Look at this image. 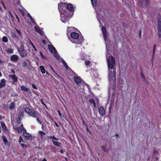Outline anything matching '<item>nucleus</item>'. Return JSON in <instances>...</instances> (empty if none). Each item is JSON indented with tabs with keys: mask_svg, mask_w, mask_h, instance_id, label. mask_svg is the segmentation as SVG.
I'll return each instance as SVG.
<instances>
[{
	"mask_svg": "<svg viewBox=\"0 0 161 161\" xmlns=\"http://www.w3.org/2000/svg\"><path fill=\"white\" fill-rule=\"evenodd\" d=\"M156 47V44H155L153 46V53L152 54V59L151 61L152 62H153V60L154 59V56L155 55V48Z\"/></svg>",
	"mask_w": 161,
	"mask_h": 161,
	"instance_id": "obj_21",
	"label": "nucleus"
},
{
	"mask_svg": "<svg viewBox=\"0 0 161 161\" xmlns=\"http://www.w3.org/2000/svg\"><path fill=\"white\" fill-rule=\"evenodd\" d=\"M9 14H10V16L11 17L13 18V15L12 14V13H11V12L10 11H9Z\"/></svg>",
	"mask_w": 161,
	"mask_h": 161,
	"instance_id": "obj_57",
	"label": "nucleus"
},
{
	"mask_svg": "<svg viewBox=\"0 0 161 161\" xmlns=\"http://www.w3.org/2000/svg\"><path fill=\"white\" fill-rule=\"evenodd\" d=\"M32 87L33 88H34L35 89H37V86L34 84H32Z\"/></svg>",
	"mask_w": 161,
	"mask_h": 161,
	"instance_id": "obj_47",
	"label": "nucleus"
},
{
	"mask_svg": "<svg viewBox=\"0 0 161 161\" xmlns=\"http://www.w3.org/2000/svg\"><path fill=\"white\" fill-rule=\"evenodd\" d=\"M19 11L20 13L21 14L22 16H24L25 15V13L24 12V11L23 10L21 9H19Z\"/></svg>",
	"mask_w": 161,
	"mask_h": 161,
	"instance_id": "obj_37",
	"label": "nucleus"
},
{
	"mask_svg": "<svg viewBox=\"0 0 161 161\" xmlns=\"http://www.w3.org/2000/svg\"><path fill=\"white\" fill-rule=\"evenodd\" d=\"M40 54L41 57H43V58H45V57L43 55L42 53L41 52H40Z\"/></svg>",
	"mask_w": 161,
	"mask_h": 161,
	"instance_id": "obj_55",
	"label": "nucleus"
},
{
	"mask_svg": "<svg viewBox=\"0 0 161 161\" xmlns=\"http://www.w3.org/2000/svg\"><path fill=\"white\" fill-rule=\"evenodd\" d=\"M17 48L21 57H25L27 56V53L24 49V46L23 44H21L20 47H17Z\"/></svg>",
	"mask_w": 161,
	"mask_h": 161,
	"instance_id": "obj_4",
	"label": "nucleus"
},
{
	"mask_svg": "<svg viewBox=\"0 0 161 161\" xmlns=\"http://www.w3.org/2000/svg\"><path fill=\"white\" fill-rule=\"evenodd\" d=\"M1 3L2 5L5 9H6V8L5 5V3L3 1H2V0L1 1Z\"/></svg>",
	"mask_w": 161,
	"mask_h": 161,
	"instance_id": "obj_41",
	"label": "nucleus"
},
{
	"mask_svg": "<svg viewBox=\"0 0 161 161\" xmlns=\"http://www.w3.org/2000/svg\"><path fill=\"white\" fill-rule=\"evenodd\" d=\"M141 78L143 79V81H145L146 78H145V77L142 72L141 73Z\"/></svg>",
	"mask_w": 161,
	"mask_h": 161,
	"instance_id": "obj_39",
	"label": "nucleus"
},
{
	"mask_svg": "<svg viewBox=\"0 0 161 161\" xmlns=\"http://www.w3.org/2000/svg\"><path fill=\"white\" fill-rule=\"evenodd\" d=\"M22 119L21 118H18L16 119L17 122L18 124H21L22 123L21 120Z\"/></svg>",
	"mask_w": 161,
	"mask_h": 161,
	"instance_id": "obj_35",
	"label": "nucleus"
},
{
	"mask_svg": "<svg viewBox=\"0 0 161 161\" xmlns=\"http://www.w3.org/2000/svg\"><path fill=\"white\" fill-rule=\"evenodd\" d=\"M71 36L72 38L70 40L71 41L75 44H81L84 41L83 38H79V35L75 32H72L71 34Z\"/></svg>",
	"mask_w": 161,
	"mask_h": 161,
	"instance_id": "obj_2",
	"label": "nucleus"
},
{
	"mask_svg": "<svg viewBox=\"0 0 161 161\" xmlns=\"http://www.w3.org/2000/svg\"><path fill=\"white\" fill-rule=\"evenodd\" d=\"M14 129L15 131H17L19 133H21L22 131H26V130L24 127L22 123H21V125L20 127H17L16 126H13Z\"/></svg>",
	"mask_w": 161,
	"mask_h": 161,
	"instance_id": "obj_6",
	"label": "nucleus"
},
{
	"mask_svg": "<svg viewBox=\"0 0 161 161\" xmlns=\"http://www.w3.org/2000/svg\"><path fill=\"white\" fill-rule=\"evenodd\" d=\"M42 43L43 44H46V41L45 40H42Z\"/></svg>",
	"mask_w": 161,
	"mask_h": 161,
	"instance_id": "obj_52",
	"label": "nucleus"
},
{
	"mask_svg": "<svg viewBox=\"0 0 161 161\" xmlns=\"http://www.w3.org/2000/svg\"><path fill=\"white\" fill-rule=\"evenodd\" d=\"M55 125H56V126L57 127H59V125H58V124L56 122V121H55Z\"/></svg>",
	"mask_w": 161,
	"mask_h": 161,
	"instance_id": "obj_58",
	"label": "nucleus"
},
{
	"mask_svg": "<svg viewBox=\"0 0 161 161\" xmlns=\"http://www.w3.org/2000/svg\"><path fill=\"white\" fill-rule=\"evenodd\" d=\"M27 16L29 18H30V17H31V15L29 13H28L27 14Z\"/></svg>",
	"mask_w": 161,
	"mask_h": 161,
	"instance_id": "obj_56",
	"label": "nucleus"
},
{
	"mask_svg": "<svg viewBox=\"0 0 161 161\" xmlns=\"http://www.w3.org/2000/svg\"><path fill=\"white\" fill-rule=\"evenodd\" d=\"M11 37L13 38H18V35L14 32H12L11 33Z\"/></svg>",
	"mask_w": 161,
	"mask_h": 161,
	"instance_id": "obj_28",
	"label": "nucleus"
},
{
	"mask_svg": "<svg viewBox=\"0 0 161 161\" xmlns=\"http://www.w3.org/2000/svg\"><path fill=\"white\" fill-rule=\"evenodd\" d=\"M31 44L32 46V47H33V48H34V50L36 51V47H35V45H34L31 42Z\"/></svg>",
	"mask_w": 161,
	"mask_h": 161,
	"instance_id": "obj_53",
	"label": "nucleus"
},
{
	"mask_svg": "<svg viewBox=\"0 0 161 161\" xmlns=\"http://www.w3.org/2000/svg\"><path fill=\"white\" fill-rule=\"evenodd\" d=\"M7 52L9 53H13V50L12 49L9 48L7 50Z\"/></svg>",
	"mask_w": 161,
	"mask_h": 161,
	"instance_id": "obj_36",
	"label": "nucleus"
},
{
	"mask_svg": "<svg viewBox=\"0 0 161 161\" xmlns=\"http://www.w3.org/2000/svg\"><path fill=\"white\" fill-rule=\"evenodd\" d=\"M2 139L3 142L5 144H6L7 143H8V141L6 138L5 136L3 135L2 136Z\"/></svg>",
	"mask_w": 161,
	"mask_h": 161,
	"instance_id": "obj_30",
	"label": "nucleus"
},
{
	"mask_svg": "<svg viewBox=\"0 0 161 161\" xmlns=\"http://www.w3.org/2000/svg\"><path fill=\"white\" fill-rule=\"evenodd\" d=\"M42 161H47L46 159L45 158H44L42 160Z\"/></svg>",
	"mask_w": 161,
	"mask_h": 161,
	"instance_id": "obj_64",
	"label": "nucleus"
},
{
	"mask_svg": "<svg viewBox=\"0 0 161 161\" xmlns=\"http://www.w3.org/2000/svg\"><path fill=\"white\" fill-rule=\"evenodd\" d=\"M16 31L17 33L18 34L19 36H22V33L19 30H18L17 28H15Z\"/></svg>",
	"mask_w": 161,
	"mask_h": 161,
	"instance_id": "obj_38",
	"label": "nucleus"
},
{
	"mask_svg": "<svg viewBox=\"0 0 161 161\" xmlns=\"http://www.w3.org/2000/svg\"><path fill=\"white\" fill-rule=\"evenodd\" d=\"M31 22H32V23L34 24H36V23L34 21V19H33L32 18V17H30V18Z\"/></svg>",
	"mask_w": 161,
	"mask_h": 161,
	"instance_id": "obj_43",
	"label": "nucleus"
},
{
	"mask_svg": "<svg viewBox=\"0 0 161 161\" xmlns=\"http://www.w3.org/2000/svg\"><path fill=\"white\" fill-rule=\"evenodd\" d=\"M60 151L62 153H63L64 152L63 150L62 149L60 150Z\"/></svg>",
	"mask_w": 161,
	"mask_h": 161,
	"instance_id": "obj_63",
	"label": "nucleus"
},
{
	"mask_svg": "<svg viewBox=\"0 0 161 161\" xmlns=\"http://www.w3.org/2000/svg\"><path fill=\"white\" fill-rule=\"evenodd\" d=\"M107 64L108 68L112 69L114 66L115 65L114 58L112 55L110 56L107 60Z\"/></svg>",
	"mask_w": 161,
	"mask_h": 161,
	"instance_id": "obj_3",
	"label": "nucleus"
},
{
	"mask_svg": "<svg viewBox=\"0 0 161 161\" xmlns=\"http://www.w3.org/2000/svg\"><path fill=\"white\" fill-rule=\"evenodd\" d=\"M90 102L92 104L94 108L96 107V104L95 101L92 98L90 99L89 100Z\"/></svg>",
	"mask_w": 161,
	"mask_h": 161,
	"instance_id": "obj_24",
	"label": "nucleus"
},
{
	"mask_svg": "<svg viewBox=\"0 0 161 161\" xmlns=\"http://www.w3.org/2000/svg\"><path fill=\"white\" fill-rule=\"evenodd\" d=\"M61 61L63 64L64 66L66 69H67L68 70L69 69L68 65L65 62V61L64 60L63 58H62L61 60Z\"/></svg>",
	"mask_w": 161,
	"mask_h": 161,
	"instance_id": "obj_20",
	"label": "nucleus"
},
{
	"mask_svg": "<svg viewBox=\"0 0 161 161\" xmlns=\"http://www.w3.org/2000/svg\"><path fill=\"white\" fill-rule=\"evenodd\" d=\"M31 64V62L30 60L28 59L25 58L24 59L23 62L22 63V65L24 67H26L28 68H29Z\"/></svg>",
	"mask_w": 161,
	"mask_h": 161,
	"instance_id": "obj_8",
	"label": "nucleus"
},
{
	"mask_svg": "<svg viewBox=\"0 0 161 161\" xmlns=\"http://www.w3.org/2000/svg\"><path fill=\"white\" fill-rule=\"evenodd\" d=\"M11 72L14 74L15 73V71L14 69H12L11 71Z\"/></svg>",
	"mask_w": 161,
	"mask_h": 161,
	"instance_id": "obj_60",
	"label": "nucleus"
},
{
	"mask_svg": "<svg viewBox=\"0 0 161 161\" xmlns=\"http://www.w3.org/2000/svg\"><path fill=\"white\" fill-rule=\"evenodd\" d=\"M153 152L154 153H156L158 152L155 150H154Z\"/></svg>",
	"mask_w": 161,
	"mask_h": 161,
	"instance_id": "obj_61",
	"label": "nucleus"
},
{
	"mask_svg": "<svg viewBox=\"0 0 161 161\" xmlns=\"http://www.w3.org/2000/svg\"><path fill=\"white\" fill-rule=\"evenodd\" d=\"M115 136L117 137V138H118L119 137V135L118 134H116L115 135Z\"/></svg>",
	"mask_w": 161,
	"mask_h": 161,
	"instance_id": "obj_62",
	"label": "nucleus"
},
{
	"mask_svg": "<svg viewBox=\"0 0 161 161\" xmlns=\"http://www.w3.org/2000/svg\"><path fill=\"white\" fill-rule=\"evenodd\" d=\"M70 71L73 74H75V73L70 68H69V69Z\"/></svg>",
	"mask_w": 161,
	"mask_h": 161,
	"instance_id": "obj_50",
	"label": "nucleus"
},
{
	"mask_svg": "<svg viewBox=\"0 0 161 161\" xmlns=\"http://www.w3.org/2000/svg\"><path fill=\"white\" fill-rule=\"evenodd\" d=\"M1 124L2 129L4 130H7V127L4 122L2 121L1 122Z\"/></svg>",
	"mask_w": 161,
	"mask_h": 161,
	"instance_id": "obj_22",
	"label": "nucleus"
},
{
	"mask_svg": "<svg viewBox=\"0 0 161 161\" xmlns=\"http://www.w3.org/2000/svg\"><path fill=\"white\" fill-rule=\"evenodd\" d=\"M99 113L101 115L104 116L105 115V111L103 107H101L99 109Z\"/></svg>",
	"mask_w": 161,
	"mask_h": 161,
	"instance_id": "obj_13",
	"label": "nucleus"
},
{
	"mask_svg": "<svg viewBox=\"0 0 161 161\" xmlns=\"http://www.w3.org/2000/svg\"><path fill=\"white\" fill-rule=\"evenodd\" d=\"M31 110L32 109H30L29 107H26L25 108L24 111L25 113L29 114Z\"/></svg>",
	"mask_w": 161,
	"mask_h": 161,
	"instance_id": "obj_29",
	"label": "nucleus"
},
{
	"mask_svg": "<svg viewBox=\"0 0 161 161\" xmlns=\"http://www.w3.org/2000/svg\"><path fill=\"white\" fill-rule=\"evenodd\" d=\"M58 115L61 117L62 118V114L60 112V111L59 110H58Z\"/></svg>",
	"mask_w": 161,
	"mask_h": 161,
	"instance_id": "obj_48",
	"label": "nucleus"
},
{
	"mask_svg": "<svg viewBox=\"0 0 161 161\" xmlns=\"http://www.w3.org/2000/svg\"><path fill=\"white\" fill-rule=\"evenodd\" d=\"M6 80L3 79L1 80L0 83V88L4 87L6 86Z\"/></svg>",
	"mask_w": 161,
	"mask_h": 161,
	"instance_id": "obj_14",
	"label": "nucleus"
},
{
	"mask_svg": "<svg viewBox=\"0 0 161 161\" xmlns=\"http://www.w3.org/2000/svg\"><path fill=\"white\" fill-rule=\"evenodd\" d=\"M101 148L105 152H107V150L106 149V147L105 146H102L101 147Z\"/></svg>",
	"mask_w": 161,
	"mask_h": 161,
	"instance_id": "obj_40",
	"label": "nucleus"
},
{
	"mask_svg": "<svg viewBox=\"0 0 161 161\" xmlns=\"http://www.w3.org/2000/svg\"><path fill=\"white\" fill-rule=\"evenodd\" d=\"M138 4L142 7H146L148 6L150 0H138Z\"/></svg>",
	"mask_w": 161,
	"mask_h": 161,
	"instance_id": "obj_5",
	"label": "nucleus"
},
{
	"mask_svg": "<svg viewBox=\"0 0 161 161\" xmlns=\"http://www.w3.org/2000/svg\"><path fill=\"white\" fill-rule=\"evenodd\" d=\"M18 117L22 118L24 116V111L23 110H21L19 111L18 114Z\"/></svg>",
	"mask_w": 161,
	"mask_h": 161,
	"instance_id": "obj_18",
	"label": "nucleus"
},
{
	"mask_svg": "<svg viewBox=\"0 0 161 161\" xmlns=\"http://www.w3.org/2000/svg\"><path fill=\"white\" fill-rule=\"evenodd\" d=\"M20 89L22 91H25L29 93H31V92L29 88L25 87L24 86H20Z\"/></svg>",
	"mask_w": 161,
	"mask_h": 161,
	"instance_id": "obj_11",
	"label": "nucleus"
},
{
	"mask_svg": "<svg viewBox=\"0 0 161 161\" xmlns=\"http://www.w3.org/2000/svg\"><path fill=\"white\" fill-rule=\"evenodd\" d=\"M139 37L140 38H141V30H140V31H139V34L138 35Z\"/></svg>",
	"mask_w": 161,
	"mask_h": 161,
	"instance_id": "obj_51",
	"label": "nucleus"
},
{
	"mask_svg": "<svg viewBox=\"0 0 161 161\" xmlns=\"http://www.w3.org/2000/svg\"><path fill=\"white\" fill-rule=\"evenodd\" d=\"M123 25H124V26L125 27H127V26H128L127 25H126V24L125 23H123Z\"/></svg>",
	"mask_w": 161,
	"mask_h": 161,
	"instance_id": "obj_59",
	"label": "nucleus"
},
{
	"mask_svg": "<svg viewBox=\"0 0 161 161\" xmlns=\"http://www.w3.org/2000/svg\"><path fill=\"white\" fill-rule=\"evenodd\" d=\"M23 135L24 136H25L26 138H28L30 136V134L26 132V130L25 131H23Z\"/></svg>",
	"mask_w": 161,
	"mask_h": 161,
	"instance_id": "obj_23",
	"label": "nucleus"
},
{
	"mask_svg": "<svg viewBox=\"0 0 161 161\" xmlns=\"http://www.w3.org/2000/svg\"><path fill=\"white\" fill-rule=\"evenodd\" d=\"M48 48L49 50L52 52L53 51L54 53H56L57 51L56 50L55 48L53 46L48 45Z\"/></svg>",
	"mask_w": 161,
	"mask_h": 161,
	"instance_id": "obj_19",
	"label": "nucleus"
},
{
	"mask_svg": "<svg viewBox=\"0 0 161 161\" xmlns=\"http://www.w3.org/2000/svg\"><path fill=\"white\" fill-rule=\"evenodd\" d=\"M15 103L14 102H12L9 106V108L10 109H12L14 107L15 105Z\"/></svg>",
	"mask_w": 161,
	"mask_h": 161,
	"instance_id": "obj_27",
	"label": "nucleus"
},
{
	"mask_svg": "<svg viewBox=\"0 0 161 161\" xmlns=\"http://www.w3.org/2000/svg\"><path fill=\"white\" fill-rule=\"evenodd\" d=\"M158 22H161V18H159V16L160 17H161V16L160 15V14H159V13H158Z\"/></svg>",
	"mask_w": 161,
	"mask_h": 161,
	"instance_id": "obj_44",
	"label": "nucleus"
},
{
	"mask_svg": "<svg viewBox=\"0 0 161 161\" xmlns=\"http://www.w3.org/2000/svg\"><path fill=\"white\" fill-rule=\"evenodd\" d=\"M9 76L10 78H12L13 82H17L18 81V77H17L15 74L10 75Z\"/></svg>",
	"mask_w": 161,
	"mask_h": 161,
	"instance_id": "obj_17",
	"label": "nucleus"
},
{
	"mask_svg": "<svg viewBox=\"0 0 161 161\" xmlns=\"http://www.w3.org/2000/svg\"><path fill=\"white\" fill-rule=\"evenodd\" d=\"M40 68L41 69V72L42 74H45L46 72V70L44 67L42 65L40 66Z\"/></svg>",
	"mask_w": 161,
	"mask_h": 161,
	"instance_id": "obj_26",
	"label": "nucleus"
},
{
	"mask_svg": "<svg viewBox=\"0 0 161 161\" xmlns=\"http://www.w3.org/2000/svg\"><path fill=\"white\" fill-rule=\"evenodd\" d=\"M19 143L21 142H24V141L22 137L20 136L19 137Z\"/></svg>",
	"mask_w": 161,
	"mask_h": 161,
	"instance_id": "obj_45",
	"label": "nucleus"
},
{
	"mask_svg": "<svg viewBox=\"0 0 161 161\" xmlns=\"http://www.w3.org/2000/svg\"><path fill=\"white\" fill-rule=\"evenodd\" d=\"M90 63V62L89 60L86 61L85 62V64L86 66H88V65H89Z\"/></svg>",
	"mask_w": 161,
	"mask_h": 161,
	"instance_id": "obj_42",
	"label": "nucleus"
},
{
	"mask_svg": "<svg viewBox=\"0 0 161 161\" xmlns=\"http://www.w3.org/2000/svg\"><path fill=\"white\" fill-rule=\"evenodd\" d=\"M55 54L54 55V56L57 60H59L60 59V56L58 54L57 52L56 53H54Z\"/></svg>",
	"mask_w": 161,
	"mask_h": 161,
	"instance_id": "obj_31",
	"label": "nucleus"
},
{
	"mask_svg": "<svg viewBox=\"0 0 161 161\" xmlns=\"http://www.w3.org/2000/svg\"><path fill=\"white\" fill-rule=\"evenodd\" d=\"M102 30L104 38H106L107 36V31L106 27L103 26L102 27Z\"/></svg>",
	"mask_w": 161,
	"mask_h": 161,
	"instance_id": "obj_15",
	"label": "nucleus"
},
{
	"mask_svg": "<svg viewBox=\"0 0 161 161\" xmlns=\"http://www.w3.org/2000/svg\"><path fill=\"white\" fill-rule=\"evenodd\" d=\"M49 138L50 139H53L52 140V142L55 146L59 147L60 146V145H61V142H58L54 141V140H55L56 141H58V139L56 138L54 136H49Z\"/></svg>",
	"mask_w": 161,
	"mask_h": 161,
	"instance_id": "obj_7",
	"label": "nucleus"
},
{
	"mask_svg": "<svg viewBox=\"0 0 161 161\" xmlns=\"http://www.w3.org/2000/svg\"><path fill=\"white\" fill-rule=\"evenodd\" d=\"M35 30L38 33L41 34L42 31L40 29V28L39 26H35L34 27Z\"/></svg>",
	"mask_w": 161,
	"mask_h": 161,
	"instance_id": "obj_25",
	"label": "nucleus"
},
{
	"mask_svg": "<svg viewBox=\"0 0 161 161\" xmlns=\"http://www.w3.org/2000/svg\"><path fill=\"white\" fill-rule=\"evenodd\" d=\"M158 35L159 37V39L160 40L161 38V22H158Z\"/></svg>",
	"mask_w": 161,
	"mask_h": 161,
	"instance_id": "obj_9",
	"label": "nucleus"
},
{
	"mask_svg": "<svg viewBox=\"0 0 161 161\" xmlns=\"http://www.w3.org/2000/svg\"><path fill=\"white\" fill-rule=\"evenodd\" d=\"M91 0V3L93 5L95 6L97 5V4L96 0Z\"/></svg>",
	"mask_w": 161,
	"mask_h": 161,
	"instance_id": "obj_34",
	"label": "nucleus"
},
{
	"mask_svg": "<svg viewBox=\"0 0 161 161\" xmlns=\"http://www.w3.org/2000/svg\"><path fill=\"white\" fill-rule=\"evenodd\" d=\"M75 8L71 3L61 2L58 4V10L62 22L65 23L69 20L74 15Z\"/></svg>",
	"mask_w": 161,
	"mask_h": 161,
	"instance_id": "obj_1",
	"label": "nucleus"
},
{
	"mask_svg": "<svg viewBox=\"0 0 161 161\" xmlns=\"http://www.w3.org/2000/svg\"><path fill=\"white\" fill-rule=\"evenodd\" d=\"M39 133L41 135V137L42 138L43 136H44L46 135V133L45 132L42 131H39Z\"/></svg>",
	"mask_w": 161,
	"mask_h": 161,
	"instance_id": "obj_33",
	"label": "nucleus"
},
{
	"mask_svg": "<svg viewBox=\"0 0 161 161\" xmlns=\"http://www.w3.org/2000/svg\"><path fill=\"white\" fill-rule=\"evenodd\" d=\"M19 58L18 56L16 54H13L10 57V60L13 62H16L18 60Z\"/></svg>",
	"mask_w": 161,
	"mask_h": 161,
	"instance_id": "obj_10",
	"label": "nucleus"
},
{
	"mask_svg": "<svg viewBox=\"0 0 161 161\" xmlns=\"http://www.w3.org/2000/svg\"><path fill=\"white\" fill-rule=\"evenodd\" d=\"M21 146H22V147L23 148H24L25 147H27V145H25V144H23V143H21Z\"/></svg>",
	"mask_w": 161,
	"mask_h": 161,
	"instance_id": "obj_46",
	"label": "nucleus"
},
{
	"mask_svg": "<svg viewBox=\"0 0 161 161\" xmlns=\"http://www.w3.org/2000/svg\"><path fill=\"white\" fill-rule=\"evenodd\" d=\"M28 114L32 117L34 118L36 117L37 116V114L35 111L32 109L31 111L30 112V113Z\"/></svg>",
	"mask_w": 161,
	"mask_h": 161,
	"instance_id": "obj_16",
	"label": "nucleus"
},
{
	"mask_svg": "<svg viewBox=\"0 0 161 161\" xmlns=\"http://www.w3.org/2000/svg\"><path fill=\"white\" fill-rule=\"evenodd\" d=\"M41 102L42 103L43 105L44 106H45L46 108H47V106L46 105V104L43 103V99H41Z\"/></svg>",
	"mask_w": 161,
	"mask_h": 161,
	"instance_id": "obj_49",
	"label": "nucleus"
},
{
	"mask_svg": "<svg viewBox=\"0 0 161 161\" xmlns=\"http://www.w3.org/2000/svg\"><path fill=\"white\" fill-rule=\"evenodd\" d=\"M2 40L5 42H7L8 41L7 37L6 36H4L2 37Z\"/></svg>",
	"mask_w": 161,
	"mask_h": 161,
	"instance_id": "obj_32",
	"label": "nucleus"
},
{
	"mask_svg": "<svg viewBox=\"0 0 161 161\" xmlns=\"http://www.w3.org/2000/svg\"><path fill=\"white\" fill-rule=\"evenodd\" d=\"M36 120H37V121L40 124H41V121L39 120V119L38 118V117H36Z\"/></svg>",
	"mask_w": 161,
	"mask_h": 161,
	"instance_id": "obj_54",
	"label": "nucleus"
},
{
	"mask_svg": "<svg viewBox=\"0 0 161 161\" xmlns=\"http://www.w3.org/2000/svg\"><path fill=\"white\" fill-rule=\"evenodd\" d=\"M74 80L76 84H80L81 82V79L80 77L75 76L74 77Z\"/></svg>",
	"mask_w": 161,
	"mask_h": 161,
	"instance_id": "obj_12",
	"label": "nucleus"
}]
</instances>
